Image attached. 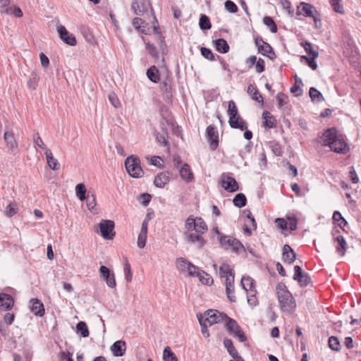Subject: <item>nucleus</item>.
<instances>
[{
    "instance_id": "7",
    "label": "nucleus",
    "mask_w": 361,
    "mask_h": 361,
    "mask_svg": "<svg viewBox=\"0 0 361 361\" xmlns=\"http://www.w3.org/2000/svg\"><path fill=\"white\" fill-rule=\"evenodd\" d=\"M114 226L115 224L113 221L102 220L99 224L101 235L104 239H113L115 235V232L114 231Z\"/></svg>"
},
{
    "instance_id": "48",
    "label": "nucleus",
    "mask_w": 361,
    "mask_h": 361,
    "mask_svg": "<svg viewBox=\"0 0 361 361\" xmlns=\"http://www.w3.org/2000/svg\"><path fill=\"white\" fill-rule=\"evenodd\" d=\"M270 148L271 149L272 152L276 156H281L283 154V149L281 145L275 141L270 142L269 144Z\"/></svg>"
},
{
    "instance_id": "28",
    "label": "nucleus",
    "mask_w": 361,
    "mask_h": 361,
    "mask_svg": "<svg viewBox=\"0 0 361 361\" xmlns=\"http://www.w3.org/2000/svg\"><path fill=\"white\" fill-rule=\"evenodd\" d=\"M335 240L338 243L336 246V251L341 256L345 255L347 247V243L343 235H338L335 238Z\"/></svg>"
},
{
    "instance_id": "43",
    "label": "nucleus",
    "mask_w": 361,
    "mask_h": 361,
    "mask_svg": "<svg viewBox=\"0 0 361 361\" xmlns=\"http://www.w3.org/2000/svg\"><path fill=\"white\" fill-rule=\"evenodd\" d=\"M78 333L80 334L82 337H87L89 336V331L87 324L84 322H80L76 326Z\"/></svg>"
},
{
    "instance_id": "41",
    "label": "nucleus",
    "mask_w": 361,
    "mask_h": 361,
    "mask_svg": "<svg viewBox=\"0 0 361 361\" xmlns=\"http://www.w3.org/2000/svg\"><path fill=\"white\" fill-rule=\"evenodd\" d=\"M301 46L303 47V48L305 49V51L311 55L312 56H314V58H317L318 56H319V53L318 51L314 50L312 48V44L309 42H301Z\"/></svg>"
},
{
    "instance_id": "42",
    "label": "nucleus",
    "mask_w": 361,
    "mask_h": 361,
    "mask_svg": "<svg viewBox=\"0 0 361 361\" xmlns=\"http://www.w3.org/2000/svg\"><path fill=\"white\" fill-rule=\"evenodd\" d=\"M263 23L270 29L271 32L276 33L277 32V26L271 17L265 16L263 18Z\"/></svg>"
},
{
    "instance_id": "25",
    "label": "nucleus",
    "mask_w": 361,
    "mask_h": 361,
    "mask_svg": "<svg viewBox=\"0 0 361 361\" xmlns=\"http://www.w3.org/2000/svg\"><path fill=\"white\" fill-rule=\"evenodd\" d=\"M301 11L298 10V14H303L307 17H312L316 20L314 13L316 11L314 8L310 4L302 2L300 4Z\"/></svg>"
},
{
    "instance_id": "64",
    "label": "nucleus",
    "mask_w": 361,
    "mask_h": 361,
    "mask_svg": "<svg viewBox=\"0 0 361 361\" xmlns=\"http://www.w3.org/2000/svg\"><path fill=\"white\" fill-rule=\"evenodd\" d=\"M144 23L145 22L140 18H135L133 20V25L134 26V27L136 30H140L141 32L147 35V33L144 30L141 29V27H140V25Z\"/></svg>"
},
{
    "instance_id": "57",
    "label": "nucleus",
    "mask_w": 361,
    "mask_h": 361,
    "mask_svg": "<svg viewBox=\"0 0 361 361\" xmlns=\"http://www.w3.org/2000/svg\"><path fill=\"white\" fill-rule=\"evenodd\" d=\"M96 206V200L94 195H87V207L90 212H93Z\"/></svg>"
},
{
    "instance_id": "13",
    "label": "nucleus",
    "mask_w": 361,
    "mask_h": 361,
    "mask_svg": "<svg viewBox=\"0 0 361 361\" xmlns=\"http://www.w3.org/2000/svg\"><path fill=\"white\" fill-rule=\"evenodd\" d=\"M207 136L209 142V146L212 150H215L219 145V135L215 128L209 125L207 128Z\"/></svg>"
},
{
    "instance_id": "12",
    "label": "nucleus",
    "mask_w": 361,
    "mask_h": 361,
    "mask_svg": "<svg viewBox=\"0 0 361 361\" xmlns=\"http://www.w3.org/2000/svg\"><path fill=\"white\" fill-rule=\"evenodd\" d=\"M4 138L6 142L7 147L13 154L18 153V144L15 138L14 133L12 131L6 130L4 133Z\"/></svg>"
},
{
    "instance_id": "60",
    "label": "nucleus",
    "mask_w": 361,
    "mask_h": 361,
    "mask_svg": "<svg viewBox=\"0 0 361 361\" xmlns=\"http://www.w3.org/2000/svg\"><path fill=\"white\" fill-rule=\"evenodd\" d=\"M145 44H146V49H147L148 53L152 57L158 58L159 54H158V51H157L156 47L153 44H150L149 42H146Z\"/></svg>"
},
{
    "instance_id": "45",
    "label": "nucleus",
    "mask_w": 361,
    "mask_h": 361,
    "mask_svg": "<svg viewBox=\"0 0 361 361\" xmlns=\"http://www.w3.org/2000/svg\"><path fill=\"white\" fill-rule=\"evenodd\" d=\"M199 25L202 30H209L212 27L209 18L206 15L201 16Z\"/></svg>"
},
{
    "instance_id": "3",
    "label": "nucleus",
    "mask_w": 361,
    "mask_h": 361,
    "mask_svg": "<svg viewBox=\"0 0 361 361\" xmlns=\"http://www.w3.org/2000/svg\"><path fill=\"white\" fill-rule=\"evenodd\" d=\"M126 169L128 174L135 178H141L144 171L140 166V161L138 157L130 156L125 161Z\"/></svg>"
},
{
    "instance_id": "39",
    "label": "nucleus",
    "mask_w": 361,
    "mask_h": 361,
    "mask_svg": "<svg viewBox=\"0 0 361 361\" xmlns=\"http://www.w3.org/2000/svg\"><path fill=\"white\" fill-rule=\"evenodd\" d=\"M164 361H177V357L169 346H166L163 352Z\"/></svg>"
},
{
    "instance_id": "4",
    "label": "nucleus",
    "mask_w": 361,
    "mask_h": 361,
    "mask_svg": "<svg viewBox=\"0 0 361 361\" xmlns=\"http://www.w3.org/2000/svg\"><path fill=\"white\" fill-rule=\"evenodd\" d=\"M219 241L221 245L226 250H231L236 253L244 250V247L240 241L232 236L221 235Z\"/></svg>"
},
{
    "instance_id": "14",
    "label": "nucleus",
    "mask_w": 361,
    "mask_h": 361,
    "mask_svg": "<svg viewBox=\"0 0 361 361\" xmlns=\"http://www.w3.org/2000/svg\"><path fill=\"white\" fill-rule=\"evenodd\" d=\"M243 213L246 215L247 221L245 223L243 231L245 234L250 235L252 234V228H257V223L252 212L249 210H245Z\"/></svg>"
},
{
    "instance_id": "18",
    "label": "nucleus",
    "mask_w": 361,
    "mask_h": 361,
    "mask_svg": "<svg viewBox=\"0 0 361 361\" xmlns=\"http://www.w3.org/2000/svg\"><path fill=\"white\" fill-rule=\"evenodd\" d=\"M30 311L36 316L42 317L44 314V307L42 302L37 298L30 300Z\"/></svg>"
},
{
    "instance_id": "54",
    "label": "nucleus",
    "mask_w": 361,
    "mask_h": 361,
    "mask_svg": "<svg viewBox=\"0 0 361 361\" xmlns=\"http://www.w3.org/2000/svg\"><path fill=\"white\" fill-rule=\"evenodd\" d=\"M190 264V262L187 261L183 257L178 258L176 261L177 267L181 271H187Z\"/></svg>"
},
{
    "instance_id": "55",
    "label": "nucleus",
    "mask_w": 361,
    "mask_h": 361,
    "mask_svg": "<svg viewBox=\"0 0 361 361\" xmlns=\"http://www.w3.org/2000/svg\"><path fill=\"white\" fill-rule=\"evenodd\" d=\"M276 101H277L279 107L281 108L288 103V97L286 94H285L283 93H279L276 95Z\"/></svg>"
},
{
    "instance_id": "53",
    "label": "nucleus",
    "mask_w": 361,
    "mask_h": 361,
    "mask_svg": "<svg viewBox=\"0 0 361 361\" xmlns=\"http://www.w3.org/2000/svg\"><path fill=\"white\" fill-rule=\"evenodd\" d=\"M131 7L135 15H142L145 11V6L143 4H139L136 1L133 2Z\"/></svg>"
},
{
    "instance_id": "36",
    "label": "nucleus",
    "mask_w": 361,
    "mask_h": 361,
    "mask_svg": "<svg viewBox=\"0 0 361 361\" xmlns=\"http://www.w3.org/2000/svg\"><path fill=\"white\" fill-rule=\"evenodd\" d=\"M1 13L8 15H13L18 18H20L23 15L21 9L17 6L6 8L4 10H3Z\"/></svg>"
},
{
    "instance_id": "20",
    "label": "nucleus",
    "mask_w": 361,
    "mask_h": 361,
    "mask_svg": "<svg viewBox=\"0 0 361 361\" xmlns=\"http://www.w3.org/2000/svg\"><path fill=\"white\" fill-rule=\"evenodd\" d=\"M13 298L8 294L0 293V308L4 310H10L13 305Z\"/></svg>"
},
{
    "instance_id": "6",
    "label": "nucleus",
    "mask_w": 361,
    "mask_h": 361,
    "mask_svg": "<svg viewBox=\"0 0 361 361\" xmlns=\"http://www.w3.org/2000/svg\"><path fill=\"white\" fill-rule=\"evenodd\" d=\"M224 322L225 323V326L228 331L230 334H233L240 342H243L246 340L244 333L234 319L226 316Z\"/></svg>"
},
{
    "instance_id": "58",
    "label": "nucleus",
    "mask_w": 361,
    "mask_h": 361,
    "mask_svg": "<svg viewBox=\"0 0 361 361\" xmlns=\"http://www.w3.org/2000/svg\"><path fill=\"white\" fill-rule=\"evenodd\" d=\"M124 274L126 281L128 282H130L133 279V275L131 273L130 265L127 260L126 261L124 264Z\"/></svg>"
},
{
    "instance_id": "15",
    "label": "nucleus",
    "mask_w": 361,
    "mask_h": 361,
    "mask_svg": "<svg viewBox=\"0 0 361 361\" xmlns=\"http://www.w3.org/2000/svg\"><path fill=\"white\" fill-rule=\"evenodd\" d=\"M185 236L188 243L195 244L199 248L202 247L205 244V240L202 234L196 232L185 233Z\"/></svg>"
},
{
    "instance_id": "16",
    "label": "nucleus",
    "mask_w": 361,
    "mask_h": 361,
    "mask_svg": "<svg viewBox=\"0 0 361 361\" xmlns=\"http://www.w3.org/2000/svg\"><path fill=\"white\" fill-rule=\"evenodd\" d=\"M219 275L221 278H225V285L234 284V271L229 269L227 265L223 264L219 269Z\"/></svg>"
},
{
    "instance_id": "37",
    "label": "nucleus",
    "mask_w": 361,
    "mask_h": 361,
    "mask_svg": "<svg viewBox=\"0 0 361 361\" xmlns=\"http://www.w3.org/2000/svg\"><path fill=\"white\" fill-rule=\"evenodd\" d=\"M246 201L247 200L245 195L243 193H238L235 196L233 202L235 207L241 208L246 204Z\"/></svg>"
},
{
    "instance_id": "33",
    "label": "nucleus",
    "mask_w": 361,
    "mask_h": 361,
    "mask_svg": "<svg viewBox=\"0 0 361 361\" xmlns=\"http://www.w3.org/2000/svg\"><path fill=\"white\" fill-rule=\"evenodd\" d=\"M207 231V226L202 218H195V232L201 234L204 233Z\"/></svg>"
},
{
    "instance_id": "38",
    "label": "nucleus",
    "mask_w": 361,
    "mask_h": 361,
    "mask_svg": "<svg viewBox=\"0 0 361 361\" xmlns=\"http://www.w3.org/2000/svg\"><path fill=\"white\" fill-rule=\"evenodd\" d=\"M197 277L200 281L204 285H210L213 283V279L204 271H197Z\"/></svg>"
},
{
    "instance_id": "22",
    "label": "nucleus",
    "mask_w": 361,
    "mask_h": 361,
    "mask_svg": "<svg viewBox=\"0 0 361 361\" xmlns=\"http://www.w3.org/2000/svg\"><path fill=\"white\" fill-rule=\"evenodd\" d=\"M45 156L49 167L54 171H57L60 169V164L56 159L53 156L51 151L49 149H46Z\"/></svg>"
},
{
    "instance_id": "30",
    "label": "nucleus",
    "mask_w": 361,
    "mask_h": 361,
    "mask_svg": "<svg viewBox=\"0 0 361 361\" xmlns=\"http://www.w3.org/2000/svg\"><path fill=\"white\" fill-rule=\"evenodd\" d=\"M262 117L264 118V125L269 128H272L275 126L276 119L269 111H264L262 114Z\"/></svg>"
},
{
    "instance_id": "23",
    "label": "nucleus",
    "mask_w": 361,
    "mask_h": 361,
    "mask_svg": "<svg viewBox=\"0 0 361 361\" xmlns=\"http://www.w3.org/2000/svg\"><path fill=\"white\" fill-rule=\"evenodd\" d=\"M241 286L243 289L248 292L256 293V290L255 289V281L250 276H243L241 279Z\"/></svg>"
},
{
    "instance_id": "21",
    "label": "nucleus",
    "mask_w": 361,
    "mask_h": 361,
    "mask_svg": "<svg viewBox=\"0 0 361 361\" xmlns=\"http://www.w3.org/2000/svg\"><path fill=\"white\" fill-rule=\"evenodd\" d=\"M126 350V342L117 341L111 346V350L114 356H122Z\"/></svg>"
},
{
    "instance_id": "51",
    "label": "nucleus",
    "mask_w": 361,
    "mask_h": 361,
    "mask_svg": "<svg viewBox=\"0 0 361 361\" xmlns=\"http://www.w3.org/2000/svg\"><path fill=\"white\" fill-rule=\"evenodd\" d=\"M18 207L17 204L15 202H11L7 206L5 213L6 216L11 217L18 212Z\"/></svg>"
},
{
    "instance_id": "47",
    "label": "nucleus",
    "mask_w": 361,
    "mask_h": 361,
    "mask_svg": "<svg viewBox=\"0 0 361 361\" xmlns=\"http://www.w3.org/2000/svg\"><path fill=\"white\" fill-rule=\"evenodd\" d=\"M197 317L201 326V331L202 335L204 338H208L209 336V331L207 329V326H209V324L203 322V317L202 314H197Z\"/></svg>"
},
{
    "instance_id": "5",
    "label": "nucleus",
    "mask_w": 361,
    "mask_h": 361,
    "mask_svg": "<svg viewBox=\"0 0 361 361\" xmlns=\"http://www.w3.org/2000/svg\"><path fill=\"white\" fill-rule=\"evenodd\" d=\"M226 314L219 312L216 310H209L206 311L203 317V322L212 326L214 324L224 322Z\"/></svg>"
},
{
    "instance_id": "2",
    "label": "nucleus",
    "mask_w": 361,
    "mask_h": 361,
    "mask_svg": "<svg viewBox=\"0 0 361 361\" xmlns=\"http://www.w3.org/2000/svg\"><path fill=\"white\" fill-rule=\"evenodd\" d=\"M276 290L281 310L288 314L293 313L295 310L296 302L292 294L283 283L277 285Z\"/></svg>"
},
{
    "instance_id": "59",
    "label": "nucleus",
    "mask_w": 361,
    "mask_h": 361,
    "mask_svg": "<svg viewBox=\"0 0 361 361\" xmlns=\"http://www.w3.org/2000/svg\"><path fill=\"white\" fill-rule=\"evenodd\" d=\"M147 233L140 232L137 238V246L144 248L146 245Z\"/></svg>"
},
{
    "instance_id": "61",
    "label": "nucleus",
    "mask_w": 361,
    "mask_h": 361,
    "mask_svg": "<svg viewBox=\"0 0 361 361\" xmlns=\"http://www.w3.org/2000/svg\"><path fill=\"white\" fill-rule=\"evenodd\" d=\"M201 54L205 59H207L209 61L214 60V56L212 51L208 48L202 47L201 48Z\"/></svg>"
},
{
    "instance_id": "1",
    "label": "nucleus",
    "mask_w": 361,
    "mask_h": 361,
    "mask_svg": "<svg viewBox=\"0 0 361 361\" xmlns=\"http://www.w3.org/2000/svg\"><path fill=\"white\" fill-rule=\"evenodd\" d=\"M323 145L329 147L331 150L337 153L345 154L348 151V147L343 136L334 128L324 133Z\"/></svg>"
},
{
    "instance_id": "49",
    "label": "nucleus",
    "mask_w": 361,
    "mask_h": 361,
    "mask_svg": "<svg viewBox=\"0 0 361 361\" xmlns=\"http://www.w3.org/2000/svg\"><path fill=\"white\" fill-rule=\"evenodd\" d=\"M329 2L335 12L341 14L344 13L343 6L341 4V0H330Z\"/></svg>"
},
{
    "instance_id": "19",
    "label": "nucleus",
    "mask_w": 361,
    "mask_h": 361,
    "mask_svg": "<svg viewBox=\"0 0 361 361\" xmlns=\"http://www.w3.org/2000/svg\"><path fill=\"white\" fill-rule=\"evenodd\" d=\"M282 256L284 262L291 264L295 261L296 254L290 245L286 244L283 247Z\"/></svg>"
},
{
    "instance_id": "56",
    "label": "nucleus",
    "mask_w": 361,
    "mask_h": 361,
    "mask_svg": "<svg viewBox=\"0 0 361 361\" xmlns=\"http://www.w3.org/2000/svg\"><path fill=\"white\" fill-rule=\"evenodd\" d=\"M34 145L35 147H38L42 149H47L42 139L41 138L39 133H37L36 135L33 137Z\"/></svg>"
},
{
    "instance_id": "62",
    "label": "nucleus",
    "mask_w": 361,
    "mask_h": 361,
    "mask_svg": "<svg viewBox=\"0 0 361 361\" xmlns=\"http://www.w3.org/2000/svg\"><path fill=\"white\" fill-rule=\"evenodd\" d=\"M225 8L229 11L230 13H236L238 11V7L235 5V3H233L232 1L227 0L225 4Z\"/></svg>"
},
{
    "instance_id": "46",
    "label": "nucleus",
    "mask_w": 361,
    "mask_h": 361,
    "mask_svg": "<svg viewBox=\"0 0 361 361\" xmlns=\"http://www.w3.org/2000/svg\"><path fill=\"white\" fill-rule=\"evenodd\" d=\"M329 346L333 350L338 351L341 349V344L338 338L334 336H331L329 338Z\"/></svg>"
},
{
    "instance_id": "10",
    "label": "nucleus",
    "mask_w": 361,
    "mask_h": 361,
    "mask_svg": "<svg viewBox=\"0 0 361 361\" xmlns=\"http://www.w3.org/2000/svg\"><path fill=\"white\" fill-rule=\"evenodd\" d=\"M99 275L101 278L105 280L106 285L109 288H116V283L115 279V275L114 272H111L108 267L105 266H101L99 268Z\"/></svg>"
},
{
    "instance_id": "34",
    "label": "nucleus",
    "mask_w": 361,
    "mask_h": 361,
    "mask_svg": "<svg viewBox=\"0 0 361 361\" xmlns=\"http://www.w3.org/2000/svg\"><path fill=\"white\" fill-rule=\"evenodd\" d=\"M224 344L229 354L233 357V358L237 359L238 352L234 348L232 341L231 339L226 338L224 341Z\"/></svg>"
},
{
    "instance_id": "31",
    "label": "nucleus",
    "mask_w": 361,
    "mask_h": 361,
    "mask_svg": "<svg viewBox=\"0 0 361 361\" xmlns=\"http://www.w3.org/2000/svg\"><path fill=\"white\" fill-rule=\"evenodd\" d=\"M216 50L222 54L227 53L229 50V46L227 42L224 39H218L215 41Z\"/></svg>"
},
{
    "instance_id": "8",
    "label": "nucleus",
    "mask_w": 361,
    "mask_h": 361,
    "mask_svg": "<svg viewBox=\"0 0 361 361\" xmlns=\"http://www.w3.org/2000/svg\"><path fill=\"white\" fill-rule=\"evenodd\" d=\"M56 30L61 40L70 46H75L77 43L76 39L73 34L69 33L66 28L57 23Z\"/></svg>"
},
{
    "instance_id": "26",
    "label": "nucleus",
    "mask_w": 361,
    "mask_h": 361,
    "mask_svg": "<svg viewBox=\"0 0 361 361\" xmlns=\"http://www.w3.org/2000/svg\"><path fill=\"white\" fill-rule=\"evenodd\" d=\"M179 173L180 177L187 182H190L193 178V174L189 165L187 164H183V166L180 169Z\"/></svg>"
},
{
    "instance_id": "27",
    "label": "nucleus",
    "mask_w": 361,
    "mask_h": 361,
    "mask_svg": "<svg viewBox=\"0 0 361 361\" xmlns=\"http://www.w3.org/2000/svg\"><path fill=\"white\" fill-rule=\"evenodd\" d=\"M169 181V177L166 173H159L155 177L154 183L158 188H164V185Z\"/></svg>"
},
{
    "instance_id": "17",
    "label": "nucleus",
    "mask_w": 361,
    "mask_h": 361,
    "mask_svg": "<svg viewBox=\"0 0 361 361\" xmlns=\"http://www.w3.org/2000/svg\"><path fill=\"white\" fill-rule=\"evenodd\" d=\"M221 186L227 191L235 192L238 190V185L236 180L231 176H223L221 179Z\"/></svg>"
},
{
    "instance_id": "11",
    "label": "nucleus",
    "mask_w": 361,
    "mask_h": 361,
    "mask_svg": "<svg viewBox=\"0 0 361 361\" xmlns=\"http://www.w3.org/2000/svg\"><path fill=\"white\" fill-rule=\"evenodd\" d=\"M294 274L293 279L298 281L302 287L307 286L311 282V279L308 274L303 272L300 266L294 267Z\"/></svg>"
},
{
    "instance_id": "29",
    "label": "nucleus",
    "mask_w": 361,
    "mask_h": 361,
    "mask_svg": "<svg viewBox=\"0 0 361 361\" xmlns=\"http://www.w3.org/2000/svg\"><path fill=\"white\" fill-rule=\"evenodd\" d=\"M147 78L153 82L157 83L159 81L160 77L159 70L155 66H151L147 71Z\"/></svg>"
},
{
    "instance_id": "9",
    "label": "nucleus",
    "mask_w": 361,
    "mask_h": 361,
    "mask_svg": "<svg viewBox=\"0 0 361 361\" xmlns=\"http://www.w3.org/2000/svg\"><path fill=\"white\" fill-rule=\"evenodd\" d=\"M255 44L258 48L259 53L269 57L271 59H274L276 57L275 53L273 51L272 47L269 44L263 41L262 38H256L255 40Z\"/></svg>"
},
{
    "instance_id": "40",
    "label": "nucleus",
    "mask_w": 361,
    "mask_h": 361,
    "mask_svg": "<svg viewBox=\"0 0 361 361\" xmlns=\"http://www.w3.org/2000/svg\"><path fill=\"white\" fill-rule=\"evenodd\" d=\"M75 193L77 197L81 200L83 201L86 197V188L83 183H79L75 186Z\"/></svg>"
},
{
    "instance_id": "35",
    "label": "nucleus",
    "mask_w": 361,
    "mask_h": 361,
    "mask_svg": "<svg viewBox=\"0 0 361 361\" xmlns=\"http://www.w3.org/2000/svg\"><path fill=\"white\" fill-rule=\"evenodd\" d=\"M310 96L312 101L314 102H320L324 100L322 93L315 87H311L310 89Z\"/></svg>"
},
{
    "instance_id": "32",
    "label": "nucleus",
    "mask_w": 361,
    "mask_h": 361,
    "mask_svg": "<svg viewBox=\"0 0 361 361\" xmlns=\"http://www.w3.org/2000/svg\"><path fill=\"white\" fill-rule=\"evenodd\" d=\"M247 93L251 95L253 100L263 103L261 94L252 84L249 85L247 87Z\"/></svg>"
},
{
    "instance_id": "52",
    "label": "nucleus",
    "mask_w": 361,
    "mask_h": 361,
    "mask_svg": "<svg viewBox=\"0 0 361 361\" xmlns=\"http://www.w3.org/2000/svg\"><path fill=\"white\" fill-rule=\"evenodd\" d=\"M185 233L194 232L195 228V219L192 216H189L185 221Z\"/></svg>"
},
{
    "instance_id": "50",
    "label": "nucleus",
    "mask_w": 361,
    "mask_h": 361,
    "mask_svg": "<svg viewBox=\"0 0 361 361\" xmlns=\"http://www.w3.org/2000/svg\"><path fill=\"white\" fill-rule=\"evenodd\" d=\"M228 114L229 116V118H235L236 116L238 115V109L236 107L235 102L233 100L228 102Z\"/></svg>"
},
{
    "instance_id": "44",
    "label": "nucleus",
    "mask_w": 361,
    "mask_h": 361,
    "mask_svg": "<svg viewBox=\"0 0 361 361\" xmlns=\"http://www.w3.org/2000/svg\"><path fill=\"white\" fill-rule=\"evenodd\" d=\"M235 288H234V284H226V293L227 295L228 299L231 302H235L236 301V297L234 294Z\"/></svg>"
},
{
    "instance_id": "63",
    "label": "nucleus",
    "mask_w": 361,
    "mask_h": 361,
    "mask_svg": "<svg viewBox=\"0 0 361 361\" xmlns=\"http://www.w3.org/2000/svg\"><path fill=\"white\" fill-rule=\"evenodd\" d=\"M265 70V63L262 59H259L255 63V71L258 73H261Z\"/></svg>"
},
{
    "instance_id": "24",
    "label": "nucleus",
    "mask_w": 361,
    "mask_h": 361,
    "mask_svg": "<svg viewBox=\"0 0 361 361\" xmlns=\"http://www.w3.org/2000/svg\"><path fill=\"white\" fill-rule=\"evenodd\" d=\"M229 125L233 128H238L241 130L247 129L246 123L242 119V118L238 115L235 118H229Z\"/></svg>"
}]
</instances>
